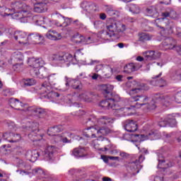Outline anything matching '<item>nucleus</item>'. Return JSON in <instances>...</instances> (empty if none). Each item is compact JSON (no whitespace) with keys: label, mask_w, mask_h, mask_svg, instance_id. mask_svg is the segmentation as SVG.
Returning a JSON list of instances; mask_svg holds the SVG:
<instances>
[{"label":"nucleus","mask_w":181,"mask_h":181,"mask_svg":"<svg viewBox=\"0 0 181 181\" xmlns=\"http://www.w3.org/2000/svg\"><path fill=\"white\" fill-rule=\"evenodd\" d=\"M89 121L94 124V127H90L84 129V135L86 138H100L103 135H108L111 129L107 127H97L98 125H111L114 123V119L108 116H100L97 117L94 115L90 116Z\"/></svg>","instance_id":"1"},{"label":"nucleus","mask_w":181,"mask_h":181,"mask_svg":"<svg viewBox=\"0 0 181 181\" xmlns=\"http://www.w3.org/2000/svg\"><path fill=\"white\" fill-rule=\"evenodd\" d=\"M11 8L15 11L12 14L13 19H21V22H28V18L30 16V6L21 1H16L11 4Z\"/></svg>","instance_id":"2"},{"label":"nucleus","mask_w":181,"mask_h":181,"mask_svg":"<svg viewBox=\"0 0 181 181\" xmlns=\"http://www.w3.org/2000/svg\"><path fill=\"white\" fill-rule=\"evenodd\" d=\"M28 65L32 67L30 69V74L39 78H45L47 76V71L45 66V61L41 58L35 59L31 58L28 60Z\"/></svg>","instance_id":"3"},{"label":"nucleus","mask_w":181,"mask_h":181,"mask_svg":"<svg viewBox=\"0 0 181 181\" xmlns=\"http://www.w3.org/2000/svg\"><path fill=\"white\" fill-rule=\"evenodd\" d=\"M6 33L10 39H15L20 45H28V34L23 31H15L13 29L5 28V26L0 25V36Z\"/></svg>","instance_id":"4"},{"label":"nucleus","mask_w":181,"mask_h":181,"mask_svg":"<svg viewBox=\"0 0 181 181\" xmlns=\"http://www.w3.org/2000/svg\"><path fill=\"white\" fill-rule=\"evenodd\" d=\"M63 130V128H62V127L60 126H56L52 128H51L49 131H48V135H51L52 137V139L54 141V142H55V144H70L71 142V139H69V138H73L74 134L71 133H64L62 134H53L50 132H62V131ZM68 137V138H67Z\"/></svg>","instance_id":"5"},{"label":"nucleus","mask_w":181,"mask_h":181,"mask_svg":"<svg viewBox=\"0 0 181 181\" xmlns=\"http://www.w3.org/2000/svg\"><path fill=\"white\" fill-rule=\"evenodd\" d=\"M148 103V98L146 95H136L134 97H132L129 99V105L130 107H126L129 108V110H124V115H132V110L134 108H140L142 107V105H145Z\"/></svg>","instance_id":"6"},{"label":"nucleus","mask_w":181,"mask_h":181,"mask_svg":"<svg viewBox=\"0 0 181 181\" xmlns=\"http://www.w3.org/2000/svg\"><path fill=\"white\" fill-rule=\"evenodd\" d=\"M107 30L109 32L108 35L118 36L121 33H124L127 30V25L121 22L110 23L107 25Z\"/></svg>","instance_id":"7"},{"label":"nucleus","mask_w":181,"mask_h":181,"mask_svg":"<svg viewBox=\"0 0 181 181\" xmlns=\"http://www.w3.org/2000/svg\"><path fill=\"white\" fill-rule=\"evenodd\" d=\"M40 90L42 94L44 95L43 97H45V98H48L49 100H50V98H56L60 96L59 93L54 92L53 90H52V86H50V83L47 82L42 83Z\"/></svg>","instance_id":"8"},{"label":"nucleus","mask_w":181,"mask_h":181,"mask_svg":"<svg viewBox=\"0 0 181 181\" xmlns=\"http://www.w3.org/2000/svg\"><path fill=\"white\" fill-rule=\"evenodd\" d=\"M50 59L53 63H70L73 60V55L69 53L55 54Z\"/></svg>","instance_id":"9"},{"label":"nucleus","mask_w":181,"mask_h":181,"mask_svg":"<svg viewBox=\"0 0 181 181\" xmlns=\"http://www.w3.org/2000/svg\"><path fill=\"white\" fill-rule=\"evenodd\" d=\"M100 106L104 110H115L117 112H124L125 114V111H128L129 108H118L117 107V105H114V100L107 99L106 100H103L100 103Z\"/></svg>","instance_id":"10"},{"label":"nucleus","mask_w":181,"mask_h":181,"mask_svg":"<svg viewBox=\"0 0 181 181\" xmlns=\"http://www.w3.org/2000/svg\"><path fill=\"white\" fill-rule=\"evenodd\" d=\"M144 160L145 157L141 155L135 161L127 163V168L132 170L134 173H139V163H142Z\"/></svg>","instance_id":"11"},{"label":"nucleus","mask_w":181,"mask_h":181,"mask_svg":"<svg viewBox=\"0 0 181 181\" xmlns=\"http://www.w3.org/2000/svg\"><path fill=\"white\" fill-rule=\"evenodd\" d=\"M159 127H165L166 125H170V127L176 126V119H175V115H168L165 119H161L158 123Z\"/></svg>","instance_id":"12"},{"label":"nucleus","mask_w":181,"mask_h":181,"mask_svg":"<svg viewBox=\"0 0 181 181\" xmlns=\"http://www.w3.org/2000/svg\"><path fill=\"white\" fill-rule=\"evenodd\" d=\"M29 138L34 145L37 146H45L46 145V141L43 139V136L40 134H35L32 133L29 134Z\"/></svg>","instance_id":"13"},{"label":"nucleus","mask_w":181,"mask_h":181,"mask_svg":"<svg viewBox=\"0 0 181 181\" xmlns=\"http://www.w3.org/2000/svg\"><path fill=\"white\" fill-rule=\"evenodd\" d=\"M141 67H142V64L139 63V62H136V63H130L127 64L124 67V73H132L133 71H136L138 70H139V69H141Z\"/></svg>","instance_id":"14"},{"label":"nucleus","mask_w":181,"mask_h":181,"mask_svg":"<svg viewBox=\"0 0 181 181\" xmlns=\"http://www.w3.org/2000/svg\"><path fill=\"white\" fill-rule=\"evenodd\" d=\"M91 37H84V36L76 34L72 37V42H74V43H83L84 45H90L91 43Z\"/></svg>","instance_id":"15"},{"label":"nucleus","mask_w":181,"mask_h":181,"mask_svg":"<svg viewBox=\"0 0 181 181\" xmlns=\"http://www.w3.org/2000/svg\"><path fill=\"white\" fill-rule=\"evenodd\" d=\"M46 38L49 40H60L63 36L54 30H49L45 35Z\"/></svg>","instance_id":"16"},{"label":"nucleus","mask_w":181,"mask_h":181,"mask_svg":"<svg viewBox=\"0 0 181 181\" xmlns=\"http://www.w3.org/2000/svg\"><path fill=\"white\" fill-rule=\"evenodd\" d=\"M124 129L127 132H135L138 129V124L134 120H126L124 122Z\"/></svg>","instance_id":"17"},{"label":"nucleus","mask_w":181,"mask_h":181,"mask_svg":"<svg viewBox=\"0 0 181 181\" xmlns=\"http://www.w3.org/2000/svg\"><path fill=\"white\" fill-rule=\"evenodd\" d=\"M43 40H45V37L37 33H32L28 36V43H29V41L33 43H40Z\"/></svg>","instance_id":"18"},{"label":"nucleus","mask_w":181,"mask_h":181,"mask_svg":"<svg viewBox=\"0 0 181 181\" xmlns=\"http://www.w3.org/2000/svg\"><path fill=\"white\" fill-rule=\"evenodd\" d=\"M103 71L105 74V76H109V74H112V69L108 65L98 64L95 67V71L98 73V71Z\"/></svg>","instance_id":"19"},{"label":"nucleus","mask_w":181,"mask_h":181,"mask_svg":"<svg viewBox=\"0 0 181 181\" xmlns=\"http://www.w3.org/2000/svg\"><path fill=\"white\" fill-rule=\"evenodd\" d=\"M145 13L147 16H151V18H156L159 15L158 11V6H150L147 7L145 10Z\"/></svg>","instance_id":"20"},{"label":"nucleus","mask_w":181,"mask_h":181,"mask_svg":"<svg viewBox=\"0 0 181 181\" xmlns=\"http://www.w3.org/2000/svg\"><path fill=\"white\" fill-rule=\"evenodd\" d=\"M66 80V86H71L75 90H81L82 86H81V82L79 81L71 79L70 78L66 76L65 77Z\"/></svg>","instance_id":"21"},{"label":"nucleus","mask_w":181,"mask_h":181,"mask_svg":"<svg viewBox=\"0 0 181 181\" xmlns=\"http://www.w3.org/2000/svg\"><path fill=\"white\" fill-rule=\"evenodd\" d=\"M146 60H156L160 57V53L155 51H146L143 53Z\"/></svg>","instance_id":"22"},{"label":"nucleus","mask_w":181,"mask_h":181,"mask_svg":"<svg viewBox=\"0 0 181 181\" xmlns=\"http://www.w3.org/2000/svg\"><path fill=\"white\" fill-rule=\"evenodd\" d=\"M162 19L165 18H170L171 19H177L179 18V14L176 13L173 9L170 8L161 13Z\"/></svg>","instance_id":"23"},{"label":"nucleus","mask_w":181,"mask_h":181,"mask_svg":"<svg viewBox=\"0 0 181 181\" xmlns=\"http://www.w3.org/2000/svg\"><path fill=\"white\" fill-rule=\"evenodd\" d=\"M162 74L160 73L159 75L154 76L153 80L151 81V86H157V87H165L167 86L166 81L165 79H160L159 81L156 80V78L160 77Z\"/></svg>","instance_id":"24"},{"label":"nucleus","mask_w":181,"mask_h":181,"mask_svg":"<svg viewBox=\"0 0 181 181\" xmlns=\"http://www.w3.org/2000/svg\"><path fill=\"white\" fill-rule=\"evenodd\" d=\"M57 152V148L54 146H47L45 151V158L47 159H52L53 158V154Z\"/></svg>","instance_id":"25"},{"label":"nucleus","mask_w":181,"mask_h":181,"mask_svg":"<svg viewBox=\"0 0 181 181\" xmlns=\"http://www.w3.org/2000/svg\"><path fill=\"white\" fill-rule=\"evenodd\" d=\"M72 155L76 158H84L87 156V151L84 148H76L72 151Z\"/></svg>","instance_id":"26"},{"label":"nucleus","mask_w":181,"mask_h":181,"mask_svg":"<svg viewBox=\"0 0 181 181\" xmlns=\"http://www.w3.org/2000/svg\"><path fill=\"white\" fill-rule=\"evenodd\" d=\"M9 104L12 108H15V110H21L20 107H24V104L22 102L19 101V100L11 98L9 100Z\"/></svg>","instance_id":"27"},{"label":"nucleus","mask_w":181,"mask_h":181,"mask_svg":"<svg viewBox=\"0 0 181 181\" xmlns=\"http://www.w3.org/2000/svg\"><path fill=\"white\" fill-rule=\"evenodd\" d=\"M165 42L167 43L166 46L168 47V49H175L178 52H181V46H175L174 39H167Z\"/></svg>","instance_id":"28"},{"label":"nucleus","mask_w":181,"mask_h":181,"mask_svg":"<svg viewBox=\"0 0 181 181\" xmlns=\"http://www.w3.org/2000/svg\"><path fill=\"white\" fill-rule=\"evenodd\" d=\"M47 2H38L35 4L34 6V11L35 12H38L39 13L43 12L45 11V8H46V4Z\"/></svg>","instance_id":"29"},{"label":"nucleus","mask_w":181,"mask_h":181,"mask_svg":"<svg viewBox=\"0 0 181 181\" xmlns=\"http://www.w3.org/2000/svg\"><path fill=\"white\" fill-rule=\"evenodd\" d=\"M12 60L14 61L15 63H18V62H23V54L21 52H16L12 55Z\"/></svg>","instance_id":"30"},{"label":"nucleus","mask_w":181,"mask_h":181,"mask_svg":"<svg viewBox=\"0 0 181 181\" xmlns=\"http://www.w3.org/2000/svg\"><path fill=\"white\" fill-rule=\"evenodd\" d=\"M100 89L105 93V94H109V93H111L112 90H114V86L110 84H103L100 85Z\"/></svg>","instance_id":"31"},{"label":"nucleus","mask_w":181,"mask_h":181,"mask_svg":"<svg viewBox=\"0 0 181 181\" xmlns=\"http://www.w3.org/2000/svg\"><path fill=\"white\" fill-rule=\"evenodd\" d=\"M153 101L156 103H165L166 101V96L160 94H156L153 97Z\"/></svg>","instance_id":"32"},{"label":"nucleus","mask_w":181,"mask_h":181,"mask_svg":"<svg viewBox=\"0 0 181 181\" xmlns=\"http://www.w3.org/2000/svg\"><path fill=\"white\" fill-rule=\"evenodd\" d=\"M0 152L3 153V155H8L12 152L10 145H4L0 148Z\"/></svg>","instance_id":"33"},{"label":"nucleus","mask_w":181,"mask_h":181,"mask_svg":"<svg viewBox=\"0 0 181 181\" xmlns=\"http://www.w3.org/2000/svg\"><path fill=\"white\" fill-rule=\"evenodd\" d=\"M152 36L146 33H141L139 34V40L141 42H147V40H151Z\"/></svg>","instance_id":"34"},{"label":"nucleus","mask_w":181,"mask_h":181,"mask_svg":"<svg viewBox=\"0 0 181 181\" xmlns=\"http://www.w3.org/2000/svg\"><path fill=\"white\" fill-rule=\"evenodd\" d=\"M110 100H112L113 105H116V108H127V107H120V104H122V102H119V95H116L113 97V98H110Z\"/></svg>","instance_id":"35"},{"label":"nucleus","mask_w":181,"mask_h":181,"mask_svg":"<svg viewBox=\"0 0 181 181\" xmlns=\"http://www.w3.org/2000/svg\"><path fill=\"white\" fill-rule=\"evenodd\" d=\"M129 9L132 13H139L141 12V8L136 4H130Z\"/></svg>","instance_id":"36"},{"label":"nucleus","mask_w":181,"mask_h":181,"mask_svg":"<svg viewBox=\"0 0 181 181\" xmlns=\"http://www.w3.org/2000/svg\"><path fill=\"white\" fill-rule=\"evenodd\" d=\"M28 130L35 132L39 130V124L37 122L28 123Z\"/></svg>","instance_id":"37"},{"label":"nucleus","mask_w":181,"mask_h":181,"mask_svg":"<svg viewBox=\"0 0 181 181\" xmlns=\"http://www.w3.org/2000/svg\"><path fill=\"white\" fill-rule=\"evenodd\" d=\"M48 81L49 84L54 86L57 81V75L56 74H51L48 76Z\"/></svg>","instance_id":"38"},{"label":"nucleus","mask_w":181,"mask_h":181,"mask_svg":"<svg viewBox=\"0 0 181 181\" xmlns=\"http://www.w3.org/2000/svg\"><path fill=\"white\" fill-rule=\"evenodd\" d=\"M35 84H36V80L33 78H27L24 80V85L27 87L35 86Z\"/></svg>","instance_id":"39"},{"label":"nucleus","mask_w":181,"mask_h":181,"mask_svg":"<svg viewBox=\"0 0 181 181\" xmlns=\"http://www.w3.org/2000/svg\"><path fill=\"white\" fill-rule=\"evenodd\" d=\"M31 153V158H30V160L31 162H35V160H37V157L39 156V152H37V151L34 150L30 151Z\"/></svg>","instance_id":"40"},{"label":"nucleus","mask_w":181,"mask_h":181,"mask_svg":"<svg viewBox=\"0 0 181 181\" xmlns=\"http://www.w3.org/2000/svg\"><path fill=\"white\" fill-rule=\"evenodd\" d=\"M105 12L110 15V16H114L115 13H117V11L114 10V8L112 6H107L105 8Z\"/></svg>","instance_id":"41"},{"label":"nucleus","mask_w":181,"mask_h":181,"mask_svg":"<svg viewBox=\"0 0 181 181\" xmlns=\"http://www.w3.org/2000/svg\"><path fill=\"white\" fill-rule=\"evenodd\" d=\"M23 66V62H16V64L13 65V69L15 71H22Z\"/></svg>","instance_id":"42"},{"label":"nucleus","mask_w":181,"mask_h":181,"mask_svg":"<svg viewBox=\"0 0 181 181\" xmlns=\"http://www.w3.org/2000/svg\"><path fill=\"white\" fill-rule=\"evenodd\" d=\"M47 21L48 20H46V18H45L44 17L40 16L37 18L36 23L37 25H38V26H42V25H45V23L47 22Z\"/></svg>","instance_id":"43"},{"label":"nucleus","mask_w":181,"mask_h":181,"mask_svg":"<svg viewBox=\"0 0 181 181\" xmlns=\"http://www.w3.org/2000/svg\"><path fill=\"white\" fill-rule=\"evenodd\" d=\"M100 141L98 140H94L92 143V146H93V148H95V149H97L98 151H104V149L103 148L100 147Z\"/></svg>","instance_id":"44"},{"label":"nucleus","mask_w":181,"mask_h":181,"mask_svg":"<svg viewBox=\"0 0 181 181\" xmlns=\"http://www.w3.org/2000/svg\"><path fill=\"white\" fill-rule=\"evenodd\" d=\"M79 98L81 100H83L84 101H86L87 103H90L91 101V99L88 98V93H84L79 95Z\"/></svg>","instance_id":"45"},{"label":"nucleus","mask_w":181,"mask_h":181,"mask_svg":"<svg viewBox=\"0 0 181 181\" xmlns=\"http://www.w3.org/2000/svg\"><path fill=\"white\" fill-rule=\"evenodd\" d=\"M21 141V135L13 134V137L11 139H8V142H18Z\"/></svg>","instance_id":"46"},{"label":"nucleus","mask_w":181,"mask_h":181,"mask_svg":"<svg viewBox=\"0 0 181 181\" xmlns=\"http://www.w3.org/2000/svg\"><path fill=\"white\" fill-rule=\"evenodd\" d=\"M103 141H104V142H105V144H107V145L105 146L104 150L105 151H110V149H112V144H111L110 141L107 139H103Z\"/></svg>","instance_id":"47"},{"label":"nucleus","mask_w":181,"mask_h":181,"mask_svg":"<svg viewBox=\"0 0 181 181\" xmlns=\"http://www.w3.org/2000/svg\"><path fill=\"white\" fill-rule=\"evenodd\" d=\"M13 133H5L3 134L2 137L9 142V139H12Z\"/></svg>","instance_id":"48"},{"label":"nucleus","mask_w":181,"mask_h":181,"mask_svg":"<svg viewBox=\"0 0 181 181\" xmlns=\"http://www.w3.org/2000/svg\"><path fill=\"white\" fill-rule=\"evenodd\" d=\"M71 23V19L69 18H66L64 19V21L62 23V27L66 28V26H69Z\"/></svg>","instance_id":"49"},{"label":"nucleus","mask_w":181,"mask_h":181,"mask_svg":"<svg viewBox=\"0 0 181 181\" xmlns=\"http://www.w3.org/2000/svg\"><path fill=\"white\" fill-rule=\"evenodd\" d=\"M134 136H137L139 138V141H146V139H149V137L148 136H145L144 134H136Z\"/></svg>","instance_id":"50"},{"label":"nucleus","mask_w":181,"mask_h":181,"mask_svg":"<svg viewBox=\"0 0 181 181\" xmlns=\"http://www.w3.org/2000/svg\"><path fill=\"white\" fill-rule=\"evenodd\" d=\"M36 173H38V175H41L42 177H46V175H47V172L44 171L40 168L36 170Z\"/></svg>","instance_id":"51"},{"label":"nucleus","mask_w":181,"mask_h":181,"mask_svg":"<svg viewBox=\"0 0 181 181\" xmlns=\"http://www.w3.org/2000/svg\"><path fill=\"white\" fill-rule=\"evenodd\" d=\"M93 25H94V27L97 29L100 28L101 25H103V21H95Z\"/></svg>","instance_id":"52"},{"label":"nucleus","mask_w":181,"mask_h":181,"mask_svg":"<svg viewBox=\"0 0 181 181\" xmlns=\"http://www.w3.org/2000/svg\"><path fill=\"white\" fill-rule=\"evenodd\" d=\"M139 91H141V88H139L132 89L130 90V94H135V93H139Z\"/></svg>","instance_id":"53"},{"label":"nucleus","mask_w":181,"mask_h":181,"mask_svg":"<svg viewBox=\"0 0 181 181\" xmlns=\"http://www.w3.org/2000/svg\"><path fill=\"white\" fill-rule=\"evenodd\" d=\"M119 156L122 157V158H128V153L124 152V151H122L119 153Z\"/></svg>","instance_id":"54"},{"label":"nucleus","mask_w":181,"mask_h":181,"mask_svg":"<svg viewBox=\"0 0 181 181\" xmlns=\"http://www.w3.org/2000/svg\"><path fill=\"white\" fill-rule=\"evenodd\" d=\"M108 158L110 160H119V157L118 156L114 157L108 156Z\"/></svg>","instance_id":"55"},{"label":"nucleus","mask_w":181,"mask_h":181,"mask_svg":"<svg viewBox=\"0 0 181 181\" xmlns=\"http://www.w3.org/2000/svg\"><path fill=\"white\" fill-rule=\"evenodd\" d=\"M100 18L102 19V21H105V19H107V16L105 13H102L100 14Z\"/></svg>","instance_id":"56"},{"label":"nucleus","mask_w":181,"mask_h":181,"mask_svg":"<svg viewBox=\"0 0 181 181\" xmlns=\"http://www.w3.org/2000/svg\"><path fill=\"white\" fill-rule=\"evenodd\" d=\"M101 159H103V160L106 163L108 162V160H110L108 156H101Z\"/></svg>","instance_id":"57"},{"label":"nucleus","mask_w":181,"mask_h":181,"mask_svg":"<svg viewBox=\"0 0 181 181\" xmlns=\"http://www.w3.org/2000/svg\"><path fill=\"white\" fill-rule=\"evenodd\" d=\"M54 24L56 26H58V27L63 26V24L62 23V20H59V21H54Z\"/></svg>","instance_id":"58"},{"label":"nucleus","mask_w":181,"mask_h":181,"mask_svg":"<svg viewBox=\"0 0 181 181\" xmlns=\"http://www.w3.org/2000/svg\"><path fill=\"white\" fill-rule=\"evenodd\" d=\"M161 4H164V5H169V4H170V0H163Z\"/></svg>","instance_id":"59"},{"label":"nucleus","mask_w":181,"mask_h":181,"mask_svg":"<svg viewBox=\"0 0 181 181\" xmlns=\"http://www.w3.org/2000/svg\"><path fill=\"white\" fill-rule=\"evenodd\" d=\"M117 154H118V150L110 151V155H117Z\"/></svg>","instance_id":"60"},{"label":"nucleus","mask_w":181,"mask_h":181,"mask_svg":"<svg viewBox=\"0 0 181 181\" xmlns=\"http://www.w3.org/2000/svg\"><path fill=\"white\" fill-rule=\"evenodd\" d=\"M35 111L36 112H38V114H42V112H44L43 109L42 108H37Z\"/></svg>","instance_id":"61"},{"label":"nucleus","mask_w":181,"mask_h":181,"mask_svg":"<svg viewBox=\"0 0 181 181\" xmlns=\"http://www.w3.org/2000/svg\"><path fill=\"white\" fill-rule=\"evenodd\" d=\"M136 60H137V62H144V57L139 56L136 57Z\"/></svg>","instance_id":"62"},{"label":"nucleus","mask_w":181,"mask_h":181,"mask_svg":"<svg viewBox=\"0 0 181 181\" xmlns=\"http://www.w3.org/2000/svg\"><path fill=\"white\" fill-rule=\"evenodd\" d=\"M116 79L117 80V81H121L122 80V76L121 75L117 76Z\"/></svg>","instance_id":"63"},{"label":"nucleus","mask_w":181,"mask_h":181,"mask_svg":"<svg viewBox=\"0 0 181 181\" xmlns=\"http://www.w3.org/2000/svg\"><path fill=\"white\" fill-rule=\"evenodd\" d=\"M111 178L108 177H104L103 178V181H111Z\"/></svg>","instance_id":"64"}]
</instances>
